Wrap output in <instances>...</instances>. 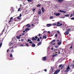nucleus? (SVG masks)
<instances>
[{
	"label": "nucleus",
	"instance_id": "f257e3e1",
	"mask_svg": "<svg viewBox=\"0 0 74 74\" xmlns=\"http://www.w3.org/2000/svg\"><path fill=\"white\" fill-rule=\"evenodd\" d=\"M70 65H68L66 69L64 71V73H67L69 72V71L70 70Z\"/></svg>",
	"mask_w": 74,
	"mask_h": 74
},
{
	"label": "nucleus",
	"instance_id": "f03ea898",
	"mask_svg": "<svg viewBox=\"0 0 74 74\" xmlns=\"http://www.w3.org/2000/svg\"><path fill=\"white\" fill-rule=\"evenodd\" d=\"M70 30H71V29H68L64 33V34H65V35H68V34H69V32H70Z\"/></svg>",
	"mask_w": 74,
	"mask_h": 74
},
{
	"label": "nucleus",
	"instance_id": "7ed1b4c3",
	"mask_svg": "<svg viewBox=\"0 0 74 74\" xmlns=\"http://www.w3.org/2000/svg\"><path fill=\"white\" fill-rule=\"evenodd\" d=\"M53 14L54 15H56V16H60V13H57L56 14V13H53Z\"/></svg>",
	"mask_w": 74,
	"mask_h": 74
},
{
	"label": "nucleus",
	"instance_id": "20e7f679",
	"mask_svg": "<svg viewBox=\"0 0 74 74\" xmlns=\"http://www.w3.org/2000/svg\"><path fill=\"white\" fill-rule=\"evenodd\" d=\"M60 71V70H57L53 74H57L58 73H59V72Z\"/></svg>",
	"mask_w": 74,
	"mask_h": 74
},
{
	"label": "nucleus",
	"instance_id": "39448f33",
	"mask_svg": "<svg viewBox=\"0 0 74 74\" xmlns=\"http://www.w3.org/2000/svg\"><path fill=\"white\" fill-rule=\"evenodd\" d=\"M21 36H22V35L21 34V35H19V36H16V38L17 39H18V40H19V39H20V38H21L20 37H21Z\"/></svg>",
	"mask_w": 74,
	"mask_h": 74
},
{
	"label": "nucleus",
	"instance_id": "423d86ee",
	"mask_svg": "<svg viewBox=\"0 0 74 74\" xmlns=\"http://www.w3.org/2000/svg\"><path fill=\"white\" fill-rule=\"evenodd\" d=\"M42 60L43 61H45L47 60V57H44L42 58Z\"/></svg>",
	"mask_w": 74,
	"mask_h": 74
},
{
	"label": "nucleus",
	"instance_id": "0eeeda50",
	"mask_svg": "<svg viewBox=\"0 0 74 74\" xmlns=\"http://www.w3.org/2000/svg\"><path fill=\"white\" fill-rule=\"evenodd\" d=\"M47 38V36H46V35H44L43 36V37H42V39H46Z\"/></svg>",
	"mask_w": 74,
	"mask_h": 74
},
{
	"label": "nucleus",
	"instance_id": "6e6552de",
	"mask_svg": "<svg viewBox=\"0 0 74 74\" xmlns=\"http://www.w3.org/2000/svg\"><path fill=\"white\" fill-rule=\"evenodd\" d=\"M21 16H22V14H20V16H18L17 17L18 19H21V18H20V17H21Z\"/></svg>",
	"mask_w": 74,
	"mask_h": 74
},
{
	"label": "nucleus",
	"instance_id": "1a4fd4ad",
	"mask_svg": "<svg viewBox=\"0 0 74 74\" xmlns=\"http://www.w3.org/2000/svg\"><path fill=\"white\" fill-rule=\"evenodd\" d=\"M62 44V41H60L59 42H58V45H60Z\"/></svg>",
	"mask_w": 74,
	"mask_h": 74
},
{
	"label": "nucleus",
	"instance_id": "9d476101",
	"mask_svg": "<svg viewBox=\"0 0 74 74\" xmlns=\"http://www.w3.org/2000/svg\"><path fill=\"white\" fill-rule=\"evenodd\" d=\"M41 10H42V12H43V13H44V12L45 11V9H44V8L43 7H42Z\"/></svg>",
	"mask_w": 74,
	"mask_h": 74
},
{
	"label": "nucleus",
	"instance_id": "9b49d317",
	"mask_svg": "<svg viewBox=\"0 0 74 74\" xmlns=\"http://www.w3.org/2000/svg\"><path fill=\"white\" fill-rule=\"evenodd\" d=\"M42 43V42H39L37 44V46H39V45H41V44Z\"/></svg>",
	"mask_w": 74,
	"mask_h": 74
},
{
	"label": "nucleus",
	"instance_id": "f8f14e48",
	"mask_svg": "<svg viewBox=\"0 0 74 74\" xmlns=\"http://www.w3.org/2000/svg\"><path fill=\"white\" fill-rule=\"evenodd\" d=\"M59 12H63L64 13H66V11H64L63 10H60Z\"/></svg>",
	"mask_w": 74,
	"mask_h": 74
},
{
	"label": "nucleus",
	"instance_id": "ddd939ff",
	"mask_svg": "<svg viewBox=\"0 0 74 74\" xmlns=\"http://www.w3.org/2000/svg\"><path fill=\"white\" fill-rule=\"evenodd\" d=\"M51 24H47V27H50V26H51Z\"/></svg>",
	"mask_w": 74,
	"mask_h": 74
},
{
	"label": "nucleus",
	"instance_id": "4468645a",
	"mask_svg": "<svg viewBox=\"0 0 74 74\" xmlns=\"http://www.w3.org/2000/svg\"><path fill=\"white\" fill-rule=\"evenodd\" d=\"M41 14V10L38 11V15H40Z\"/></svg>",
	"mask_w": 74,
	"mask_h": 74
},
{
	"label": "nucleus",
	"instance_id": "2eb2a0df",
	"mask_svg": "<svg viewBox=\"0 0 74 74\" xmlns=\"http://www.w3.org/2000/svg\"><path fill=\"white\" fill-rule=\"evenodd\" d=\"M71 30H74V26H72L71 27Z\"/></svg>",
	"mask_w": 74,
	"mask_h": 74
},
{
	"label": "nucleus",
	"instance_id": "dca6fc26",
	"mask_svg": "<svg viewBox=\"0 0 74 74\" xmlns=\"http://www.w3.org/2000/svg\"><path fill=\"white\" fill-rule=\"evenodd\" d=\"M12 19H13V17H11L10 18V21H9L8 23H10V22H11Z\"/></svg>",
	"mask_w": 74,
	"mask_h": 74
},
{
	"label": "nucleus",
	"instance_id": "f3484780",
	"mask_svg": "<svg viewBox=\"0 0 74 74\" xmlns=\"http://www.w3.org/2000/svg\"><path fill=\"white\" fill-rule=\"evenodd\" d=\"M26 26H27V27H28V28H29V27H30V25H29V24H27L26 25Z\"/></svg>",
	"mask_w": 74,
	"mask_h": 74
},
{
	"label": "nucleus",
	"instance_id": "a211bd4d",
	"mask_svg": "<svg viewBox=\"0 0 74 74\" xmlns=\"http://www.w3.org/2000/svg\"><path fill=\"white\" fill-rule=\"evenodd\" d=\"M32 40L33 41L36 40V39L34 38V37H33L32 38Z\"/></svg>",
	"mask_w": 74,
	"mask_h": 74
},
{
	"label": "nucleus",
	"instance_id": "6ab92c4d",
	"mask_svg": "<svg viewBox=\"0 0 74 74\" xmlns=\"http://www.w3.org/2000/svg\"><path fill=\"white\" fill-rule=\"evenodd\" d=\"M55 41H56V40H53L51 42H50V43L51 44H53V42H55Z\"/></svg>",
	"mask_w": 74,
	"mask_h": 74
},
{
	"label": "nucleus",
	"instance_id": "aec40b11",
	"mask_svg": "<svg viewBox=\"0 0 74 74\" xmlns=\"http://www.w3.org/2000/svg\"><path fill=\"white\" fill-rule=\"evenodd\" d=\"M30 30V29L29 28H26L25 29V30L26 32H27V30Z\"/></svg>",
	"mask_w": 74,
	"mask_h": 74
},
{
	"label": "nucleus",
	"instance_id": "412c9836",
	"mask_svg": "<svg viewBox=\"0 0 74 74\" xmlns=\"http://www.w3.org/2000/svg\"><path fill=\"white\" fill-rule=\"evenodd\" d=\"M32 47H36V45L34 44H32Z\"/></svg>",
	"mask_w": 74,
	"mask_h": 74
},
{
	"label": "nucleus",
	"instance_id": "4be33fe9",
	"mask_svg": "<svg viewBox=\"0 0 74 74\" xmlns=\"http://www.w3.org/2000/svg\"><path fill=\"white\" fill-rule=\"evenodd\" d=\"M58 2H63V0H58Z\"/></svg>",
	"mask_w": 74,
	"mask_h": 74
},
{
	"label": "nucleus",
	"instance_id": "5701e85b",
	"mask_svg": "<svg viewBox=\"0 0 74 74\" xmlns=\"http://www.w3.org/2000/svg\"><path fill=\"white\" fill-rule=\"evenodd\" d=\"M57 24L56 23H54L53 24V26H56Z\"/></svg>",
	"mask_w": 74,
	"mask_h": 74
},
{
	"label": "nucleus",
	"instance_id": "b1692460",
	"mask_svg": "<svg viewBox=\"0 0 74 74\" xmlns=\"http://www.w3.org/2000/svg\"><path fill=\"white\" fill-rule=\"evenodd\" d=\"M41 5V4H38V5H37V7H40Z\"/></svg>",
	"mask_w": 74,
	"mask_h": 74
},
{
	"label": "nucleus",
	"instance_id": "393cba45",
	"mask_svg": "<svg viewBox=\"0 0 74 74\" xmlns=\"http://www.w3.org/2000/svg\"><path fill=\"white\" fill-rule=\"evenodd\" d=\"M50 19H53V17L51 16H50Z\"/></svg>",
	"mask_w": 74,
	"mask_h": 74
},
{
	"label": "nucleus",
	"instance_id": "a878e982",
	"mask_svg": "<svg viewBox=\"0 0 74 74\" xmlns=\"http://www.w3.org/2000/svg\"><path fill=\"white\" fill-rule=\"evenodd\" d=\"M28 1V2H32L33 1L32 0H27Z\"/></svg>",
	"mask_w": 74,
	"mask_h": 74
},
{
	"label": "nucleus",
	"instance_id": "bb28decb",
	"mask_svg": "<svg viewBox=\"0 0 74 74\" xmlns=\"http://www.w3.org/2000/svg\"><path fill=\"white\" fill-rule=\"evenodd\" d=\"M65 16H66V17H68L69 16V14H67L65 15Z\"/></svg>",
	"mask_w": 74,
	"mask_h": 74
},
{
	"label": "nucleus",
	"instance_id": "cd10ccee",
	"mask_svg": "<svg viewBox=\"0 0 74 74\" xmlns=\"http://www.w3.org/2000/svg\"><path fill=\"white\" fill-rule=\"evenodd\" d=\"M1 46H2V43H1L0 44V48L1 47Z\"/></svg>",
	"mask_w": 74,
	"mask_h": 74
},
{
	"label": "nucleus",
	"instance_id": "c85d7f7f",
	"mask_svg": "<svg viewBox=\"0 0 74 74\" xmlns=\"http://www.w3.org/2000/svg\"><path fill=\"white\" fill-rule=\"evenodd\" d=\"M10 57H11V58H12L13 57V56H12V55L11 53L10 54Z\"/></svg>",
	"mask_w": 74,
	"mask_h": 74
},
{
	"label": "nucleus",
	"instance_id": "c756f323",
	"mask_svg": "<svg viewBox=\"0 0 74 74\" xmlns=\"http://www.w3.org/2000/svg\"><path fill=\"white\" fill-rule=\"evenodd\" d=\"M57 32L58 33V34H60V32H59V31H57Z\"/></svg>",
	"mask_w": 74,
	"mask_h": 74
},
{
	"label": "nucleus",
	"instance_id": "7c9ffc66",
	"mask_svg": "<svg viewBox=\"0 0 74 74\" xmlns=\"http://www.w3.org/2000/svg\"><path fill=\"white\" fill-rule=\"evenodd\" d=\"M37 41H38V42H39V41H40V38H38V39L37 40Z\"/></svg>",
	"mask_w": 74,
	"mask_h": 74
},
{
	"label": "nucleus",
	"instance_id": "2f4dec72",
	"mask_svg": "<svg viewBox=\"0 0 74 74\" xmlns=\"http://www.w3.org/2000/svg\"><path fill=\"white\" fill-rule=\"evenodd\" d=\"M53 68H51V71L52 72V71H53Z\"/></svg>",
	"mask_w": 74,
	"mask_h": 74
},
{
	"label": "nucleus",
	"instance_id": "473e14b6",
	"mask_svg": "<svg viewBox=\"0 0 74 74\" xmlns=\"http://www.w3.org/2000/svg\"><path fill=\"white\" fill-rule=\"evenodd\" d=\"M58 36V34H56L55 35V37H57V36Z\"/></svg>",
	"mask_w": 74,
	"mask_h": 74
},
{
	"label": "nucleus",
	"instance_id": "72a5a7b5",
	"mask_svg": "<svg viewBox=\"0 0 74 74\" xmlns=\"http://www.w3.org/2000/svg\"><path fill=\"white\" fill-rule=\"evenodd\" d=\"M62 64H60L59 66V67L60 68V67H62Z\"/></svg>",
	"mask_w": 74,
	"mask_h": 74
},
{
	"label": "nucleus",
	"instance_id": "f704fd0d",
	"mask_svg": "<svg viewBox=\"0 0 74 74\" xmlns=\"http://www.w3.org/2000/svg\"><path fill=\"white\" fill-rule=\"evenodd\" d=\"M25 44L27 46V47H29V45L27 44V43H25Z\"/></svg>",
	"mask_w": 74,
	"mask_h": 74
},
{
	"label": "nucleus",
	"instance_id": "c9c22d12",
	"mask_svg": "<svg viewBox=\"0 0 74 74\" xmlns=\"http://www.w3.org/2000/svg\"><path fill=\"white\" fill-rule=\"evenodd\" d=\"M13 44V43H12L11 42L9 43V44H10V45H12V44Z\"/></svg>",
	"mask_w": 74,
	"mask_h": 74
},
{
	"label": "nucleus",
	"instance_id": "e433bc0d",
	"mask_svg": "<svg viewBox=\"0 0 74 74\" xmlns=\"http://www.w3.org/2000/svg\"><path fill=\"white\" fill-rule=\"evenodd\" d=\"M55 48H58V46H57V45L56 46H55Z\"/></svg>",
	"mask_w": 74,
	"mask_h": 74
},
{
	"label": "nucleus",
	"instance_id": "4c0bfd02",
	"mask_svg": "<svg viewBox=\"0 0 74 74\" xmlns=\"http://www.w3.org/2000/svg\"><path fill=\"white\" fill-rule=\"evenodd\" d=\"M63 67H64V66H63L62 67H61V70H62L63 69Z\"/></svg>",
	"mask_w": 74,
	"mask_h": 74
},
{
	"label": "nucleus",
	"instance_id": "58836bf2",
	"mask_svg": "<svg viewBox=\"0 0 74 74\" xmlns=\"http://www.w3.org/2000/svg\"><path fill=\"white\" fill-rule=\"evenodd\" d=\"M31 41V40L29 39L27 40V42H29V41Z\"/></svg>",
	"mask_w": 74,
	"mask_h": 74
},
{
	"label": "nucleus",
	"instance_id": "ea45409f",
	"mask_svg": "<svg viewBox=\"0 0 74 74\" xmlns=\"http://www.w3.org/2000/svg\"><path fill=\"white\" fill-rule=\"evenodd\" d=\"M71 20H74V17H72L71 18Z\"/></svg>",
	"mask_w": 74,
	"mask_h": 74
},
{
	"label": "nucleus",
	"instance_id": "a19ab883",
	"mask_svg": "<svg viewBox=\"0 0 74 74\" xmlns=\"http://www.w3.org/2000/svg\"><path fill=\"white\" fill-rule=\"evenodd\" d=\"M12 52H14V50L13 49H12L11 51Z\"/></svg>",
	"mask_w": 74,
	"mask_h": 74
},
{
	"label": "nucleus",
	"instance_id": "79ce46f5",
	"mask_svg": "<svg viewBox=\"0 0 74 74\" xmlns=\"http://www.w3.org/2000/svg\"><path fill=\"white\" fill-rule=\"evenodd\" d=\"M20 10H21V8H18V11H20Z\"/></svg>",
	"mask_w": 74,
	"mask_h": 74
},
{
	"label": "nucleus",
	"instance_id": "37998d69",
	"mask_svg": "<svg viewBox=\"0 0 74 74\" xmlns=\"http://www.w3.org/2000/svg\"><path fill=\"white\" fill-rule=\"evenodd\" d=\"M35 10H36V9L34 8L33 10V12H34V11H35Z\"/></svg>",
	"mask_w": 74,
	"mask_h": 74
},
{
	"label": "nucleus",
	"instance_id": "c03bdc74",
	"mask_svg": "<svg viewBox=\"0 0 74 74\" xmlns=\"http://www.w3.org/2000/svg\"><path fill=\"white\" fill-rule=\"evenodd\" d=\"M35 38H36V39H37L38 38V37L36 36L35 37Z\"/></svg>",
	"mask_w": 74,
	"mask_h": 74
},
{
	"label": "nucleus",
	"instance_id": "a18cd8bd",
	"mask_svg": "<svg viewBox=\"0 0 74 74\" xmlns=\"http://www.w3.org/2000/svg\"><path fill=\"white\" fill-rule=\"evenodd\" d=\"M29 43H30V44H33V42H32V41L29 42Z\"/></svg>",
	"mask_w": 74,
	"mask_h": 74
},
{
	"label": "nucleus",
	"instance_id": "49530a36",
	"mask_svg": "<svg viewBox=\"0 0 74 74\" xmlns=\"http://www.w3.org/2000/svg\"><path fill=\"white\" fill-rule=\"evenodd\" d=\"M56 44V43H54L53 44H52V45H55Z\"/></svg>",
	"mask_w": 74,
	"mask_h": 74
},
{
	"label": "nucleus",
	"instance_id": "de8ad7c7",
	"mask_svg": "<svg viewBox=\"0 0 74 74\" xmlns=\"http://www.w3.org/2000/svg\"><path fill=\"white\" fill-rule=\"evenodd\" d=\"M24 41V40H23V39H21V41H22V42H23V41Z\"/></svg>",
	"mask_w": 74,
	"mask_h": 74
},
{
	"label": "nucleus",
	"instance_id": "09e8293b",
	"mask_svg": "<svg viewBox=\"0 0 74 74\" xmlns=\"http://www.w3.org/2000/svg\"><path fill=\"white\" fill-rule=\"evenodd\" d=\"M57 24H58V25H59V24H60V22H57Z\"/></svg>",
	"mask_w": 74,
	"mask_h": 74
},
{
	"label": "nucleus",
	"instance_id": "8fccbe9b",
	"mask_svg": "<svg viewBox=\"0 0 74 74\" xmlns=\"http://www.w3.org/2000/svg\"><path fill=\"white\" fill-rule=\"evenodd\" d=\"M44 71H45V72H47V69H45L44 70Z\"/></svg>",
	"mask_w": 74,
	"mask_h": 74
},
{
	"label": "nucleus",
	"instance_id": "3c124183",
	"mask_svg": "<svg viewBox=\"0 0 74 74\" xmlns=\"http://www.w3.org/2000/svg\"><path fill=\"white\" fill-rule=\"evenodd\" d=\"M23 46H23V45H20V47H23Z\"/></svg>",
	"mask_w": 74,
	"mask_h": 74
},
{
	"label": "nucleus",
	"instance_id": "603ef678",
	"mask_svg": "<svg viewBox=\"0 0 74 74\" xmlns=\"http://www.w3.org/2000/svg\"><path fill=\"white\" fill-rule=\"evenodd\" d=\"M73 48V47H72V45H71V46L70 47V49H72V48Z\"/></svg>",
	"mask_w": 74,
	"mask_h": 74
},
{
	"label": "nucleus",
	"instance_id": "864d4df0",
	"mask_svg": "<svg viewBox=\"0 0 74 74\" xmlns=\"http://www.w3.org/2000/svg\"><path fill=\"white\" fill-rule=\"evenodd\" d=\"M59 26H62V24L61 23V24L59 25Z\"/></svg>",
	"mask_w": 74,
	"mask_h": 74
},
{
	"label": "nucleus",
	"instance_id": "5fc2aeb1",
	"mask_svg": "<svg viewBox=\"0 0 74 74\" xmlns=\"http://www.w3.org/2000/svg\"><path fill=\"white\" fill-rule=\"evenodd\" d=\"M41 36V34H39V37H40V36Z\"/></svg>",
	"mask_w": 74,
	"mask_h": 74
},
{
	"label": "nucleus",
	"instance_id": "6e6d98bb",
	"mask_svg": "<svg viewBox=\"0 0 74 74\" xmlns=\"http://www.w3.org/2000/svg\"><path fill=\"white\" fill-rule=\"evenodd\" d=\"M58 52H59L58 53L59 54V53H60V51H58Z\"/></svg>",
	"mask_w": 74,
	"mask_h": 74
},
{
	"label": "nucleus",
	"instance_id": "4d7b16f0",
	"mask_svg": "<svg viewBox=\"0 0 74 74\" xmlns=\"http://www.w3.org/2000/svg\"><path fill=\"white\" fill-rule=\"evenodd\" d=\"M25 35V33H23L22 34V36H23V35Z\"/></svg>",
	"mask_w": 74,
	"mask_h": 74
},
{
	"label": "nucleus",
	"instance_id": "13d9d810",
	"mask_svg": "<svg viewBox=\"0 0 74 74\" xmlns=\"http://www.w3.org/2000/svg\"><path fill=\"white\" fill-rule=\"evenodd\" d=\"M57 42H58V41H59V39H57Z\"/></svg>",
	"mask_w": 74,
	"mask_h": 74
},
{
	"label": "nucleus",
	"instance_id": "bf43d9fd",
	"mask_svg": "<svg viewBox=\"0 0 74 74\" xmlns=\"http://www.w3.org/2000/svg\"><path fill=\"white\" fill-rule=\"evenodd\" d=\"M8 51H9V49H8L7 50V52H8Z\"/></svg>",
	"mask_w": 74,
	"mask_h": 74
},
{
	"label": "nucleus",
	"instance_id": "052dcab7",
	"mask_svg": "<svg viewBox=\"0 0 74 74\" xmlns=\"http://www.w3.org/2000/svg\"><path fill=\"white\" fill-rule=\"evenodd\" d=\"M48 33H49V34H50V32L49 31H48Z\"/></svg>",
	"mask_w": 74,
	"mask_h": 74
},
{
	"label": "nucleus",
	"instance_id": "680f3d73",
	"mask_svg": "<svg viewBox=\"0 0 74 74\" xmlns=\"http://www.w3.org/2000/svg\"><path fill=\"white\" fill-rule=\"evenodd\" d=\"M45 32H46V31H45L43 32V33H45Z\"/></svg>",
	"mask_w": 74,
	"mask_h": 74
},
{
	"label": "nucleus",
	"instance_id": "e2e57ef3",
	"mask_svg": "<svg viewBox=\"0 0 74 74\" xmlns=\"http://www.w3.org/2000/svg\"><path fill=\"white\" fill-rule=\"evenodd\" d=\"M10 48V49H12L13 48V47H12L11 48Z\"/></svg>",
	"mask_w": 74,
	"mask_h": 74
},
{
	"label": "nucleus",
	"instance_id": "0e129e2a",
	"mask_svg": "<svg viewBox=\"0 0 74 74\" xmlns=\"http://www.w3.org/2000/svg\"><path fill=\"white\" fill-rule=\"evenodd\" d=\"M57 26H60V25H57Z\"/></svg>",
	"mask_w": 74,
	"mask_h": 74
},
{
	"label": "nucleus",
	"instance_id": "69168bd1",
	"mask_svg": "<svg viewBox=\"0 0 74 74\" xmlns=\"http://www.w3.org/2000/svg\"><path fill=\"white\" fill-rule=\"evenodd\" d=\"M40 39H42V37H40Z\"/></svg>",
	"mask_w": 74,
	"mask_h": 74
},
{
	"label": "nucleus",
	"instance_id": "338daca9",
	"mask_svg": "<svg viewBox=\"0 0 74 74\" xmlns=\"http://www.w3.org/2000/svg\"><path fill=\"white\" fill-rule=\"evenodd\" d=\"M70 17H72V14L71 15Z\"/></svg>",
	"mask_w": 74,
	"mask_h": 74
},
{
	"label": "nucleus",
	"instance_id": "774afa93",
	"mask_svg": "<svg viewBox=\"0 0 74 74\" xmlns=\"http://www.w3.org/2000/svg\"><path fill=\"white\" fill-rule=\"evenodd\" d=\"M51 49V50H53V48H52Z\"/></svg>",
	"mask_w": 74,
	"mask_h": 74
}]
</instances>
